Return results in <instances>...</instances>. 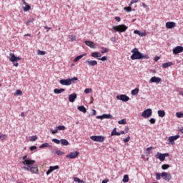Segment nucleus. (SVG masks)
I'll use <instances>...</instances> for the list:
<instances>
[{
	"instance_id": "nucleus-59",
	"label": "nucleus",
	"mask_w": 183,
	"mask_h": 183,
	"mask_svg": "<svg viewBox=\"0 0 183 183\" xmlns=\"http://www.w3.org/2000/svg\"><path fill=\"white\" fill-rule=\"evenodd\" d=\"M35 149H36V146H31L30 147V150H31V151H35Z\"/></svg>"
},
{
	"instance_id": "nucleus-14",
	"label": "nucleus",
	"mask_w": 183,
	"mask_h": 183,
	"mask_svg": "<svg viewBox=\"0 0 183 183\" xmlns=\"http://www.w3.org/2000/svg\"><path fill=\"white\" fill-rule=\"evenodd\" d=\"M117 99H119L120 101H123V102H127V101L129 99V97L125 94H122V95L117 96Z\"/></svg>"
},
{
	"instance_id": "nucleus-23",
	"label": "nucleus",
	"mask_w": 183,
	"mask_h": 183,
	"mask_svg": "<svg viewBox=\"0 0 183 183\" xmlns=\"http://www.w3.org/2000/svg\"><path fill=\"white\" fill-rule=\"evenodd\" d=\"M92 56L93 58H101V56H102V55L99 52H93V53H92Z\"/></svg>"
},
{
	"instance_id": "nucleus-7",
	"label": "nucleus",
	"mask_w": 183,
	"mask_h": 183,
	"mask_svg": "<svg viewBox=\"0 0 183 183\" xmlns=\"http://www.w3.org/2000/svg\"><path fill=\"white\" fill-rule=\"evenodd\" d=\"M166 157H169V153L162 154V153L157 152V154H156V158H157V159H159V161H162V162L165 161Z\"/></svg>"
},
{
	"instance_id": "nucleus-29",
	"label": "nucleus",
	"mask_w": 183,
	"mask_h": 183,
	"mask_svg": "<svg viewBox=\"0 0 183 183\" xmlns=\"http://www.w3.org/2000/svg\"><path fill=\"white\" fill-rule=\"evenodd\" d=\"M60 142L61 145H64V146L69 145V142L65 139H61L60 140Z\"/></svg>"
},
{
	"instance_id": "nucleus-36",
	"label": "nucleus",
	"mask_w": 183,
	"mask_h": 183,
	"mask_svg": "<svg viewBox=\"0 0 183 183\" xmlns=\"http://www.w3.org/2000/svg\"><path fill=\"white\" fill-rule=\"evenodd\" d=\"M134 34H137V35H139L140 36H145V34L144 33H141V31H138V30H135Z\"/></svg>"
},
{
	"instance_id": "nucleus-58",
	"label": "nucleus",
	"mask_w": 183,
	"mask_h": 183,
	"mask_svg": "<svg viewBox=\"0 0 183 183\" xmlns=\"http://www.w3.org/2000/svg\"><path fill=\"white\" fill-rule=\"evenodd\" d=\"M114 19H115L116 21H117V22H120V21H121V17H119V16H116V17L114 18Z\"/></svg>"
},
{
	"instance_id": "nucleus-22",
	"label": "nucleus",
	"mask_w": 183,
	"mask_h": 183,
	"mask_svg": "<svg viewBox=\"0 0 183 183\" xmlns=\"http://www.w3.org/2000/svg\"><path fill=\"white\" fill-rule=\"evenodd\" d=\"M77 109L80 111V112H83V114H86V108L84 106H79L77 107Z\"/></svg>"
},
{
	"instance_id": "nucleus-40",
	"label": "nucleus",
	"mask_w": 183,
	"mask_h": 183,
	"mask_svg": "<svg viewBox=\"0 0 183 183\" xmlns=\"http://www.w3.org/2000/svg\"><path fill=\"white\" fill-rule=\"evenodd\" d=\"M139 1H141V0H131V2L129 4V6L134 5V4H137V3L139 2Z\"/></svg>"
},
{
	"instance_id": "nucleus-39",
	"label": "nucleus",
	"mask_w": 183,
	"mask_h": 183,
	"mask_svg": "<svg viewBox=\"0 0 183 183\" xmlns=\"http://www.w3.org/2000/svg\"><path fill=\"white\" fill-rule=\"evenodd\" d=\"M118 124H119V125H125V124H127V121L125 119H122L118 122Z\"/></svg>"
},
{
	"instance_id": "nucleus-12",
	"label": "nucleus",
	"mask_w": 183,
	"mask_h": 183,
	"mask_svg": "<svg viewBox=\"0 0 183 183\" xmlns=\"http://www.w3.org/2000/svg\"><path fill=\"white\" fill-rule=\"evenodd\" d=\"M30 172L31 174H39V169H38V166L36 164H34L30 167Z\"/></svg>"
},
{
	"instance_id": "nucleus-43",
	"label": "nucleus",
	"mask_w": 183,
	"mask_h": 183,
	"mask_svg": "<svg viewBox=\"0 0 183 183\" xmlns=\"http://www.w3.org/2000/svg\"><path fill=\"white\" fill-rule=\"evenodd\" d=\"M38 139V137L36 136H32L30 137V141H31V142H34V141H36Z\"/></svg>"
},
{
	"instance_id": "nucleus-60",
	"label": "nucleus",
	"mask_w": 183,
	"mask_h": 183,
	"mask_svg": "<svg viewBox=\"0 0 183 183\" xmlns=\"http://www.w3.org/2000/svg\"><path fill=\"white\" fill-rule=\"evenodd\" d=\"M45 29H47V32H49V30L52 29L51 27L44 26Z\"/></svg>"
},
{
	"instance_id": "nucleus-62",
	"label": "nucleus",
	"mask_w": 183,
	"mask_h": 183,
	"mask_svg": "<svg viewBox=\"0 0 183 183\" xmlns=\"http://www.w3.org/2000/svg\"><path fill=\"white\" fill-rule=\"evenodd\" d=\"M154 61H155V62L159 61V56H155L154 57Z\"/></svg>"
},
{
	"instance_id": "nucleus-6",
	"label": "nucleus",
	"mask_w": 183,
	"mask_h": 183,
	"mask_svg": "<svg viewBox=\"0 0 183 183\" xmlns=\"http://www.w3.org/2000/svg\"><path fill=\"white\" fill-rule=\"evenodd\" d=\"M143 118H149L152 117V109H147L142 113Z\"/></svg>"
},
{
	"instance_id": "nucleus-64",
	"label": "nucleus",
	"mask_w": 183,
	"mask_h": 183,
	"mask_svg": "<svg viewBox=\"0 0 183 183\" xmlns=\"http://www.w3.org/2000/svg\"><path fill=\"white\" fill-rule=\"evenodd\" d=\"M179 132H181V134H183V127L180 128Z\"/></svg>"
},
{
	"instance_id": "nucleus-61",
	"label": "nucleus",
	"mask_w": 183,
	"mask_h": 183,
	"mask_svg": "<svg viewBox=\"0 0 183 183\" xmlns=\"http://www.w3.org/2000/svg\"><path fill=\"white\" fill-rule=\"evenodd\" d=\"M13 65H14V66H18L19 65V64H18V62H16V61H14V62H13Z\"/></svg>"
},
{
	"instance_id": "nucleus-25",
	"label": "nucleus",
	"mask_w": 183,
	"mask_h": 183,
	"mask_svg": "<svg viewBox=\"0 0 183 183\" xmlns=\"http://www.w3.org/2000/svg\"><path fill=\"white\" fill-rule=\"evenodd\" d=\"M65 92V89H54V94H62V92Z\"/></svg>"
},
{
	"instance_id": "nucleus-53",
	"label": "nucleus",
	"mask_w": 183,
	"mask_h": 183,
	"mask_svg": "<svg viewBox=\"0 0 183 183\" xmlns=\"http://www.w3.org/2000/svg\"><path fill=\"white\" fill-rule=\"evenodd\" d=\"M16 95H22V91L16 90Z\"/></svg>"
},
{
	"instance_id": "nucleus-49",
	"label": "nucleus",
	"mask_w": 183,
	"mask_h": 183,
	"mask_svg": "<svg viewBox=\"0 0 183 183\" xmlns=\"http://www.w3.org/2000/svg\"><path fill=\"white\" fill-rule=\"evenodd\" d=\"M99 61H107V59H108V57H107V56H103V57H102V58H99L98 59Z\"/></svg>"
},
{
	"instance_id": "nucleus-30",
	"label": "nucleus",
	"mask_w": 183,
	"mask_h": 183,
	"mask_svg": "<svg viewBox=\"0 0 183 183\" xmlns=\"http://www.w3.org/2000/svg\"><path fill=\"white\" fill-rule=\"evenodd\" d=\"M26 6L23 8L24 12H28V11H31V6L29 4H24Z\"/></svg>"
},
{
	"instance_id": "nucleus-20",
	"label": "nucleus",
	"mask_w": 183,
	"mask_h": 183,
	"mask_svg": "<svg viewBox=\"0 0 183 183\" xmlns=\"http://www.w3.org/2000/svg\"><path fill=\"white\" fill-rule=\"evenodd\" d=\"M114 119V116L111 115V114H104L103 115H102V119Z\"/></svg>"
},
{
	"instance_id": "nucleus-15",
	"label": "nucleus",
	"mask_w": 183,
	"mask_h": 183,
	"mask_svg": "<svg viewBox=\"0 0 183 183\" xmlns=\"http://www.w3.org/2000/svg\"><path fill=\"white\" fill-rule=\"evenodd\" d=\"M10 56H11V58H10L9 61L11 62H18V61H21V58L16 57L14 54L11 53Z\"/></svg>"
},
{
	"instance_id": "nucleus-16",
	"label": "nucleus",
	"mask_w": 183,
	"mask_h": 183,
	"mask_svg": "<svg viewBox=\"0 0 183 183\" xmlns=\"http://www.w3.org/2000/svg\"><path fill=\"white\" fill-rule=\"evenodd\" d=\"M55 169H59V166H50L49 170L46 172V175H49V174L54 172Z\"/></svg>"
},
{
	"instance_id": "nucleus-9",
	"label": "nucleus",
	"mask_w": 183,
	"mask_h": 183,
	"mask_svg": "<svg viewBox=\"0 0 183 183\" xmlns=\"http://www.w3.org/2000/svg\"><path fill=\"white\" fill-rule=\"evenodd\" d=\"M161 177L163 178V179H164V181H171V179L172 178L171 176V174H168L165 172H163L161 174Z\"/></svg>"
},
{
	"instance_id": "nucleus-56",
	"label": "nucleus",
	"mask_w": 183,
	"mask_h": 183,
	"mask_svg": "<svg viewBox=\"0 0 183 183\" xmlns=\"http://www.w3.org/2000/svg\"><path fill=\"white\" fill-rule=\"evenodd\" d=\"M149 122H150V124H155V119H154V118L150 119Z\"/></svg>"
},
{
	"instance_id": "nucleus-10",
	"label": "nucleus",
	"mask_w": 183,
	"mask_h": 183,
	"mask_svg": "<svg viewBox=\"0 0 183 183\" xmlns=\"http://www.w3.org/2000/svg\"><path fill=\"white\" fill-rule=\"evenodd\" d=\"M179 138V135L171 136L169 137V142L171 145H175L174 141Z\"/></svg>"
},
{
	"instance_id": "nucleus-13",
	"label": "nucleus",
	"mask_w": 183,
	"mask_h": 183,
	"mask_svg": "<svg viewBox=\"0 0 183 183\" xmlns=\"http://www.w3.org/2000/svg\"><path fill=\"white\" fill-rule=\"evenodd\" d=\"M177 26V23L174 21H169L166 23V28L167 29H172V28H175Z\"/></svg>"
},
{
	"instance_id": "nucleus-63",
	"label": "nucleus",
	"mask_w": 183,
	"mask_h": 183,
	"mask_svg": "<svg viewBox=\"0 0 183 183\" xmlns=\"http://www.w3.org/2000/svg\"><path fill=\"white\" fill-rule=\"evenodd\" d=\"M109 182V179H104L102 182V183H108Z\"/></svg>"
},
{
	"instance_id": "nucleus-38",
	"label": "nucleus",
	"mask_w": 183,
	"mask_h": 183,
	"mask_svg": "<svg viewBox=\"0 0 183 183\" xmlns=\"http://www.w3.org/2000/svg\"><path fill=\"white\" fill-rule=\"evenodd\" d=\"M124 10L127 11V12H131V11H132V7H131V6H127V7H124Z\"/></svg>"
},
{
	"instance_id": "nucleus-8",
	"label": "nucleus",
	"mask_w": 183,
	"mask_h": 183,
	"mask_svg": "<svg viewBox=\"0 0 183 183\" xmlns=\"http://www.w3.org/2000/svg\"><path fill=\"white\" fill-rule=\"evenodd\" d=\"M79 155V152H70L69 154L66 156V158H68L69 159H75V158H78V156Z\"/></svg>"
},
{
	"instance_id": "nucleus-50",
	"label": "nucleus",
	"mask_w": 183,
	"mask_h": 183,
	"mask_svg": "<svg viewBox=\"0 0 183 183\" xmlns=\"http://www.w3.org/2000/svg\"><path fill=\"white\" fill-rule=\"evenodd\" d=\"M0 139H2V141H4V139H6V134L0 135Z\"/></svg>"
},
{
	"instance_id": "nucleus-37",
	"label": "nucleus",
	"mask_w": 183,
	"mask_h": 183,
	"mask_svg": "<svg viewBox=\"0 0 183 183\" xmlns=\"http://www.w3.org/2000/svg\"><path fill=\"white\" fill-rule=\"evenodd\" d=\"M74 182H78V183H84V181L81 180L78 177H74Z\"/></svg>"
},
{
	"instance_id": "nucleus-45",
	"label": "nucleus",
	"mask_w": 183,
	"mask_h": 183,
	"mask_svg": "<svg viewBox=\"0 0 183 183\" xmlns=\"http://www.w3.org/2000/svg\"><path fill=\"white\" fill-rule=\"evenodd\" d=\"M92 92V89H85L84 94H91Z\"/></svg>"
},
{
	"instance_id": "nucleus-34",
	"label": "nucleus",
	"mask_w": 183,
	"mask_h": 183,
	"mask_svg": "<svg viewBox=\"0 0 183 183\" xmlns=\"http://www.w3.org/2000/svg\"><path fill=\"white\" fill-rule=\"evenodd\" d=\"M51 146L49 145V143H44L41 144L39 148H49Z\"/></svg>"
},
{
	"instance_id": "nucleus-55",
	"label": "nucleus",
	"mask_w": 183,
	"mask_h": 183,
	"mask_svg": "<svg viewBox=\"0 0 183 183\" xmlns=\"http://www.w3.org/2000/svg\"><path fill=\"white\" fill-rule=\"evenodd\" d=\"M51 132L53 134H58V129H56L55 130H51Z\"/></svg>"
},
{
	"instance_id": "nucleus-54",
	"label": "nucleus",
	"mask_w": 183,
	"mask_h": 183,
	"mask_svg": "<svg viewBox=\"0 0 183 183\" xmlns=\"http://www.w3.org/2000/svg\"><path fill=\"white\" fill-rule=\"evenodd\" d=\"M129 139H131V137H128L125 139H124V142H129Z\"/></svg>"
},
{
	"instance_id": "nucleus-32",
	"label": "nucleus",
	"mask_w": 183,
	"mask_h": 183,
	"mask_svg": "<svg viewBox=\"0 0 183 183\" xmlns=\"http://www.w3.org/2000/svg\"><path fill=\"white\" fill-rule=\"evenodd\" d=\"M56 129H57V131H65L66 128L65 127V126H58L56 127Z\"/></svg>"
},
{
	"instance_id": "nucleus-52",
	"label": "nucleus",
	"mask_w": 183,
	"mask_h": 183,
	"mask_svg": "<svg viewBox=\"0 0 183 183\" xmlns=\"http://www.w3.org/2000/svg\"><path fill=\"white\" fill-rule=\"evenodd\" d=\"M56 154L57 155H64V152H61V150L56 151Z\"/></svg>"
},
{
	"instance_id": "nucleus-42",
	"label": "nucleus",
	"mask_w": 183,
	"mask_h": 183,
	"mask_svg": "<svg viewBox=\"0 0 183 183\" xmlns=\"http://www.w3.org/2000/svg\"><path fill=\"white\" fill-rule=\"evenodd\" d=\"M46 54V51H44L42 50H38L37 54L38 55H45Z\"/></svg>"
},
{
	"instance_id": "nucleus-18",
	"label": "nucleus",
	"mask_w": 183,
	"mask_h": 183,
	"mask_svg": "<svg viewBox=\"0 0 183 183\" xmlns=\"http://www.w3.org/2000/svg\"><path fill=\"white\" fill-rule=\"evenodd\" d=\"M161 81H162V79L157 76H153L150 79L151 83H156V84H159Z\"/></svg>"
},
{
	"instance_id": "nucleus-3",
	"label": "nucleus",
	"mask_w": 183,
	"mask_h": 183,
	"mask_svg": "<svg viewBox=\"0 0 183 183\" xmlns=\"http://www.w3.org/2000/svg\"><path fill=\"white\" fill-rule=\"evenodd\" d=\"M75 81H78L77 77H74L72 79H61L60 80L59 83L61 84V85L69 86V85H72V83Z\"/></svg>"
},
{
	"instance_id": "nucleus-31",
	"label": "nucleus",
	"mask_w": 183,
	"mask_h": 183,
	"mask_svg": "<svg viewBox=\"0 0 183 183\" xmlns=\"http://www.w3.org/2000/svg\"><path fill=\"white\" fill-rule=\"evenodd\" d=\"M69 38L71 42H74V41H76V35L71 34V35L69 36Z\"/></svg>"
},
{
	"instance_id": "nucleus-51",
	"label": "nucleus",
	"mask_w": 183,
	"mask_h": 183,
	"mask_svg": "<svg viewBox=\"0 0 183 183\" xmlns=\"http://www.w3.org/2000/svg\"><path fill=\"white\" fill-rule=\"evenodd\" d=\"M34 21H35V19H30L26 21V25H29V24H31V22H34Z\"/></svg>"
},
{
	"instance_id": "nucleus-47",
	"label": "nucleus",
	"mask_w": 183,
	"mask_h": 183,
	"mask_svg": "<svg viewBox=\"0 0 183 183\" xmlns=\"http://www.w3.org/2000/svg\"><path fill=\"white\" fill-rule=\"evenodd\" d=\"M156 179L157 181H159V179H161V174L159 173H156Z\"/></svg>"
},
{
	"instance_id": "nucleus-4",
	"label": "nucleus",
	"mask_w": 183,
	"mask_h": 183,
	"mask_svg": "<svg viewBox=\"0 0 183 183\" xmlns=\"http://www.w3.org/2000/svg\"><path fill=\"white\" fill-rule=\"evenodd\" d=\"M22 159H23V162H22L23 165H34V164L36 162L35 160H32L28 158V155L24 156Z\"/></svg>"
},
{
	"instance_id": "nucleus-33",
	"label": "nucleus",
	"mask_w": 183,
	"mask_h": 183,
	"mask_svg": "<svg viewBox=\"0 0 183 183\" xmlns=\"http://www.w3.org/2000/svg\"><path fill=\"white\" fill-rule=\"evenodd\" d=\"M139 92V89H134L132 90L131 94L132 95H137Z\"/></svg>"
},
{
	"instance_id": "nucleus-17",
	"label": "nucleus",
	"mask_w": 183,
	"mask_h": 183,
	"mask_svg": "<svg viewBox=\"0 0 183 183\" xmlns=\"http://www.w3.org/2000/svg\"><path fill=\"white\" fill-rule=\"evenodd\" d=\"M85 64H87L89 66H95V65H98V61L97 60H86Z\"/></svg>"
},
{
	"instance_id": "nucleus-57",
	"label": "nucleus",
	"mask_w": 183,
	"mask_h": 183,
	"mask_svg": "<svg viewBox=\"0 0 183 183\" xmlns=\"http://www.w3.org/2000/svg\"><path fill=\"white\" fill-rule=\"evenodd\" d=\"M26 166H27V167H26L25 170L26 171H31V165H26Z\"/></svg>"
},
{
	"instance_id": "nucleus-1",
	"label": "nucleus",
	"mask_w": 183,
	"mask_h": 183,
	"mask_svg": "<svg viewBox=\"0 0 183 183\" xmlns=\"http://www.w3.org/2000/svg\"><path fill=\"white\" fill-rule=\"evenodd\" d=\"M132 52L133 54L130 56L131 59L133 61L135 59H149V56L148 55H143L138 51V49L134 48L133 50H132Z\"/></svg>"
},
{
	"instance_id": "nucleus-19",
	"label": "nucleus",
	"mask_w": 183,
	"mask_h": 183,
	"mask_svg": "<svg viewBox=\"0 0 183 183\" xmlns=\"http://www.w3.org/2000/svg\"><path fill=\"white\" fill-rule=\"evenodd\" d=\"M76 98V94L74 93L69 96V102H75V99Z\"/></svg>"
},
{
	"instance_id": "nucleus-41",
	"label": "nucleus",
	"mask_w": 183,
	"mask_h": 183,
	"mask_svg": "<svg viewBox=\"0 0 183 183\" xmlns=\"http://www.w3.org/2000/svg\"><path fill=\"white\" fill-rule=\"evenodd\" d=\"M176 117L177 118H183V113L182 112H177L176 113Z\"/></svg>"
},
{
	"instance_id": "nucleus-48",
	"label": "nucleus",
	"mask_w": 183,
	"mask_h": 183,
	"mask_svg": "<svg viewBox=\"0 0 183 183\" xmlns=\"http://www.w3.org/2000/svg\"><path fill=\"white\" fill-rule=\"evenodd\" d=\"M52 142H54L55 144H61V140H58V139H53Z\"/></svg>"
},
{
	"instance_id": "nucleus-27",
	"label": "nucleus",
	"mask_w": 183,
	"mask_h": 183,
	"mask_svg": "<svg viewBox=\"0 0 183 183\" xmlns=\"http://www.w3.org/2000/svg\"><path fill=\"white\" fill-rule=\"evenodd\" d=\"M157 114L160 118H164V117H165V111L164 110H159Z\"/></svg>"
},
{
	"instance_id": "nucleus-2",
	"label": "nucleus",
	"mask_w": 183,
	"mask_h": 183,
	"mask_svg": "<svg viewBox=\"0 0 183 183\" xmlns=\"http://www.w3.org/2000/svg\"><path fill=\"white\" fill-rule=\"evenodd\" d=\"M128 29V26L125 24H120L119 26H113L111 29L112 32H125Z\"/></svg>"
},
{
	"instance_id": "nucleus-46",
	"label": "nucleus",
	"mask_w": 183,
	"mask_h": 183,
	"mask_svg": "<svg viewBox=\"0 0 183 183\" xmlns=\"http://www.w3.org/2000/svg\"><path fill=\"white\" fill-rule=\"evenodd\" d=\"M102 49H103L101 53L102 54H107V52H108V49L104 48V47H102Z\"/></svg>"
},
{
	"instance_id": "nucleus-26",
	"label": "nucleus",
	"mask_w": 183,
	"mask_h": 183,
	"mask_svg": "<svg viewBox=\"0 0 183 183\" xmlns=\"http://www.w3.org/2000/svg\"><path fill=\"white\" fill-rule=\"evenodd\" d=\"M172 65H174V63L167 62V63L162 64V68H168V66H172Z\"/></svg>"
},
{
	"instance_id": "nucleus-44",
	"label": "nucleus",
	"mask_w": 183,
	"mask_h": 183,
	"mask_svg": "<svg viewBox=\"0 0 183 183\" xmlns=\"http://www.w3.org/2000/svg\"><path fill=\"white\" fill-rule=\"evenodd\" d=\"M168 168H169V164H163L162 166V169L165 170V169H168Z\"/></svg>"
},
{
	"instance_id": "nucleus-11",
	"label": "nucleus",
	"mask_w": 183,
	"mask_h": 183,
	"mask_svg": "<svg viewBox=\"0 0 183 183\" xmlns=\"http://www.w3.org/2000/svg\"><path fill=\"white\" fill-rule=\"evenodd\" d=\"M181 52H183V46H177L173 49V54H174V55L181 54Z\"/></svg>"
},
{
	"instance_id": "nucleus-24",
	"label": "nucleus",
	"mask_w": 183,
	"mask_h": 183,
	"mask_svg": "<svg viewBox=\"0 0 183 183\" xmlns=\"http://www.w3.org/2000/svg\"><path fill=\"white\" fill-rule=\"evenodd\" d=\"M84 56H86V53H84L81 55H79L78 56H76L75 59H74V62H78V61L79 59H82V58H84Z\"/></svg>"
},
{
	"instance_id": "nucleus-28",
	"label": "nucleus",
	"mask_w": 183,
	"mask_h": 183,
	"mask_svg": "<svg viewBox=\"0 0 183 183\" xmlns=\"http://www.w3.org/2000/svg\"><path fill=\"white\" fill-rule=\"evenodd\" d=\"M111 135H112V137H114V135H117V137H119V135H121V133L117 132V129L114 128V129L112 130V133H111Z\"/></svg>"
},
{
	"instance_id": "nucleus-35",
	"label": "nucleus",
	"mask_w": 183,
	"mask_h": 183,
	"mask_svg": "<svg viewBox=\"0 0 183 183\" xmlns=\"http://www.w3.org/2000/svg\"><path fill=\"white\" fill-rule=\"evenodd\" d=\"M129 181V177H128V174H126L123 177V182H128Z\"/></svg>"
},
{
	"instance_id": "nucleus-5",
	"label": "nucleus",
	"mask_w": 183,
	"mask_h": 183,
	"mask_svg": "<svg viewBox=\"0 0 183 183\" xmlns=\"http://www.w3.org/2000/svg\"><path fill=\"white\" fill-rule=\"evenodd\" d=\"M90 139L94 142H104L105 137L104 136H91Z\"/></svg>"
},
{
	"instance_id": "nucleus-21",
	"label": "nucleus",
	"mask_w": 183,
	"mask_h": 183,
	"mask_svg": "<svg viewBox=\"0 0 183 183\" xmlns=\"http://www.w3.org/2000/svg\"><path fill=\"white\" fill-rule=\"evenodd\" d=\"M85 44L87 46H89V48H95V43H94V41H86Z\"/></svg>"
}]
</instances>
